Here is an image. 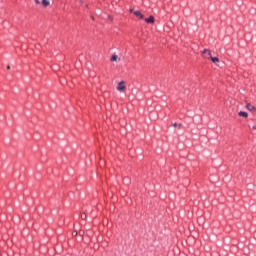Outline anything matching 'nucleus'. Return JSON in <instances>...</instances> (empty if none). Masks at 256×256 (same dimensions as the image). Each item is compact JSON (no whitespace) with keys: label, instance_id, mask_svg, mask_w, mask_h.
Here are the masks:
<instances>
[{"label":"nucleus","instance_id":"f257e3e1","mask_svg":"<svg viewBox=\"0 0 256 256\" xmlns=\"http://www.w3.org/2000/svg\"><path fill=\"white\" fill-rule=\"evenodd\" d=\"M127 89V86H125V81H121L117 86V91H125Z\"/></svg>","mask_w":256,"mask_h":256},{"label":"nucleus","instance_id":"f03ea898","mask_svg":"<svg viewBox=\"0 0 256 256\" xmlns=\"http://www.w3.org/2000/svg\"><path fill=\"white\" fill-rule=\"evenodd\" d=\"M202 53H203V55H204V57H205L206 59H210V57H211V51H209L208 49H204V50L202 51Z\"/></svg>","mask_w":256,"mask_h":256},{"label":"nucleus","instance_id":"7ed1b4c3","mask_svg":"<svg viewBox=\"0 0 256 256\" xmlns=\"http://www.w3.org/2000/svg\"><path fill=\"white\" fill-rule=\"evenodd\" d=\"M134 15L136 17H139V19H145V16H143V14H141V11H139V10L134 11Z\"/></svg>","mask_w":256,"mask_h":256},{"label":"nucleus","instance_id":"20e7f679","mask_svg":"<svg viewBox=\"0 0 256 256\" xmlns=\"http://www.w3.org/2000/svg\"><path fill=\"white\" fill-rule=\"evenodd\" d=\"M145 21L147 22V23H155V17H153V16H150L149 18H146L145 19Z\"/></svg>","mask_w":256,"mask_h":256},{"label":"nucleus","instance_id":"39448f33","mask_svg":"<svg viewBox=\"0 0 256 256\" xmlns=\"http://www.w3.org/2000/svg\"><path fill=\"white\" fill-rule=\"evenodd\" d=\"M246 109H248V111H255V106H253L251 103H248L246 105Z\"/></svg>","mask_w":256,"mask_h":256},{"label":"nucleus","instance_id":"423d86ee","mask_svg":"<svg viewBox=\"0 0 256 256\" xmlns=\"http://www.w3.org/2000/svg\"><path fill=\"white\" fill-rule=\"evenodd\" d=\"M238 115H239V117H244V118L249 117V114H248L247 112H244V111H240V112L238 113Z\"/></svg>","mask_w":256,"mask_h":256},{"label":"nucleus","instance_id":"0eeeda50","mask_svg":"<svg viewBox=\"0 0 256 256\" xmlns=\"http://www.w3.org/2000/svg\"><path fill=\"white\" fill-rule=\"evenodd\" d=\"M42 5H43V7H49V5H50L49 0H42Z\"/></svg>","mask_w":256,"mask_h":256},{"label":"nucleus","instance_id":"6e6552de","mask_svg":"<svg viewBox=\"0 0 256 256\" xmlns=\"http://www.w3.org/2000/svg\"><path fill=\"white\" fill-rule=\"evenodd\" d=\"M210 59H211L212 63H219V58H217V57L210 56Z\"/></svg>","mask_w":256,"mask_h":256},{"label":"nucleus","instance_id":"1a4fd4ad","mask_svg":"<svg viewBox=\"0 0 256 256\" xmlns=\"http://www.w3.org/2000/svg\"><path fill=\"white\" fill-rule=\"evenodd\" d=\"M117 59H119V56H117V55H113L112 57H111V61H117Z\"/></svg>","mask_w":256,"mask_h":256},{"label":"nucleus","instance_id":"9d476101","mask_svg":"<svg viewBox=\"0 0 256 256\" xmlns=\"http://www.w3.org/2000/svg\"><path fill=\"white\" fill-rule=\"evenodd\" d=\"M173 127H179V129H181V124H177V122H175V123L173 124Z\"/></svg>","mask_w":256,"mask_h":256},{"label":"nucleus","instance_id":"9b49d317","mask_svg":"<svg viewBox=\"0 0 256 256\" xmlns=\"http://www.w3.org/2000/svg\"><path fill=\"white\" fill-rule=\"evenodd\" d=\"M81 219H87V214H83V215L81 216Z\"/></svg>","mask_w":256,"mask_h":256},{"label":"nucleus","instance_id":"f8f14e48","mask_svg":"<svg viewBox=\"0 0 256 256\" xmlns=\"http://www.w3.org/2000/svg\"><path fill=\"white\" fill-rule=\"evenodd\" d=\"M35 3H37V5H39V3H41L39 0H35Z\"/></svg>","mask_w":256,"mask_h":256},{"label":"nucleus","instance_id":"ddd939ff","mask_svg":"<svg viewBox=\"0 0 256 256\" xmlns=\"http://www.w3.org/2000/svg\"><path fill=\"white\" fill-rule=\"evenodd\" d=\"M7 69H11V66H7Z\"/></svg>","mask_w":256,"mask_h":256},{"label":"nucleus","instance_id":"4468645a","mask_svg":"<svg viewBox=\"0 0 256 256\" xmlns=\"http://www.w3.org/2000/svg\"><path fill=\"white\" fill-rule=\"evenodd\" d=\"M252 128H253V129H256V125H254Z\"/></svg>","mask_w":256,"mask_h":256},{"label":"nucleus","instance_id":"2eb2a0df","mask_svg":"<svg viewBox=\"0 0 256 256\" xmlns=\"http://www.w3.org/2000/svg\"><path fill=\"white\" fill-rule=\"evenodd\" d=\"M130 13H133V9L130 10Z\"/></svg>","mask_w":256,"mask_h":256}]
</instances>
